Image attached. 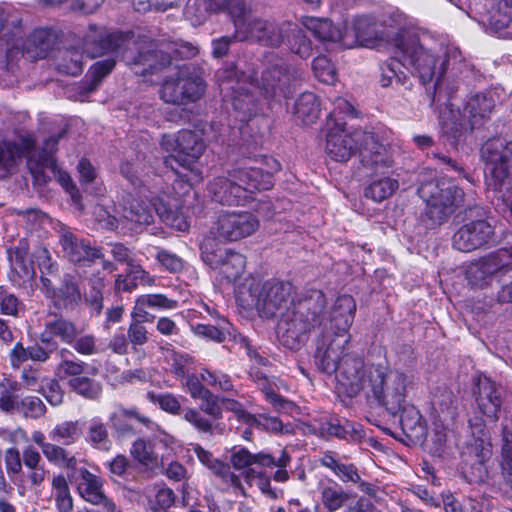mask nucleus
<instances>
[{
	"label": "nucleus",
	"mask_w": 512,
	"mask_h": 512,
	"mask_svg": "<svg viewBox=\"0 0 512 512\" xmlns=\"http://www.w3.org/2000/svg\"><path fill=\"white\" fill-rule=\"evenodd\" d=\"M237 301L245 308L255 307L263 316L281 315L277 324L280 343L299 349L313 327L320 323L326 298L321 290L311 289L293 298L294 286L288 281H260L248 276L235 289Z\"/></svg>",
	"instance_id": "1"
},
{
	"label": "nucleus",
	"mask_w": 512,
	"mask_h": 512,
	"mask_svg": "<svg viewBox=\"0 0 512 512\" xmlns=\"http://www.w3.org/2000/svg\"><path fill=\"white\" fill-rule=\"evenodd\" d=\"M461 55L457 48L447 47L438 50L424 45L415 37H409L397 45L395 56L381 66L380 84L389 87L393 83L409 87L408 75L401 70V66L411 71L422 85L433 84L435 93L447 91L450 87L444 75L453 63L460 61Z\"/></svg>",
	"instance_id": "2"
},
{
	"label": "nucleus",
	"mask_w": 512,
	"mask_h": 512,
	"mask_svg": "<svg viewBox=\"0 0 512 512\" xmlns=\"http://www.w3.org/2000/svg\"><path fill=\"white\" fill-rule=\"evenodd\" d=\"M41 276V291L51 301L45 319V328L40 341L47 343L50 349H57L64 341V282L58 273V267L52 262L47 249L39 248L34 253Z\"/></svg>",
	"instance_id": "3"
},
{
	"label": "nucleus",
	"mask_w": 512,
	"mask_h": 512,
	"mask_svg": "<svg viewBox=\"0 0 512 512\" xmlns=\"http://www.w3.org/2000/svg\"><path fill=\"white\" fill-rule=\"evenodd\" d=\"M147 198L145 192L140 195H130L125 202L123 217L128 221L149 225L153 222L154 211L168 226L178 231H187L190 223L188 220V206L184 193L172 195L170 191H163L157 196V201L151 203L144 201Z\"/></svg>",
	"instance_id": "4"
},
{
	"label": "nucleus",
	"mask_w": 512,
	"mask_h": 512,
	"mask_svg": "<svg viewBox=\"0 0 512 512\" xmlns=\"http://www.w3.org/2000/svg\"><path fill=\"white\" fill-rule=\"evenodd\" d=\"M496 99L491 91L477 93L467 101L463 114L452 105L445 106L439 115L442 133L452 145L464 141L476 128L489 118Z\"/></svg>",
	"instance_id": "5"
},
{
	"label": "nucleus",
	"mask_w": 512,
	"mask_h": 512,
	"mask_svg": "<svg viewBox=\"0 0 512 512\" xmlns=\"http://www.w3.org/2000/svg\"><path fill=\"white\" fill-rule=\"evenodd\" d=\"M160 145L162 149L170 153V158L165 160L168 164L170 159H174L182 168L187 170V174H178V179L174 181L172 190L184 188V195L189 192L191 186L202 180V171L197 167V162L205 151L203 139L195 132L182 130L176 134L163 135Z\"/></svg>",
	"instance_id": "6"
},
{
	"label": "nucleus",
	"mask_w": 512,
	"mask_h": 512,
	"mask_svg": "<svg viewBox=\"0 0 512 512\" xmlns=\"http://www.w3.org/2000/svg\"><path fill=\"white\" fill-rule=\"evenodd\" d=\"M63 39L62 28L59 25L36 28L28 38L9 47L5 59L0 65V83L12 86L17 82L18 62L27 54L31 58H45L50 51L56 49Z\"/></svg>",
	"instance_id": "7"
},
{
	"label": "nucleus",
	"mask_w": 512,
	"mask_h": 512,
	"mask_svg": "<svg viewBox=\"0 0 512 512\" xmlns=\"http://www.w3.org/2000/svg\"><path fill=\"white\" fill-rule=\"evenodd\" d=\"M222 11H227L231 16L238 40L251 41L272 48L284 43L287 23L277 24L267 19L252 17L242 0H228Z\"/></svg>",
	"instance_id": "8"
},
{
	"label": "nucleus",
	"mask_w": 512,
	"mask_h": 512,
	"mask_svg": "<svg viewBox=\"0 0 512 512\" xmlns=\"http://www.w3.org/2000/svg\"><path fill=\"white\" fill-rule=\"evenodd\" d=\"M418 194L426 203L424 222L428 228H436L447 222L464 202L463 190L445 179L423 182Z\"/></svg>",
	"instance_id": "9"
},
{
	"label": "nucleus",
	"mask_w": 512,
	"mask_h": 512,
	"mask_svg": "<svg viewBox=\"0 0 512 512\" xmlns=\"http://www.w3.org/2000/svg\"><path fill=\"white\" fill-rule=\"evenodd\" d=\"M216 79L225 98H230L236 118L242 122L250 120L262 111V103L247 88L254 87V77L237 72L233 64H226L216 72Z\"/></svg>",
	"instance_id": "10"
},
{
	"label": "nucleus",
	"mask_w": 512,
	"mask_h": 512,
	"mask_svg": "<svg viewBox=\"0 0 512 512\" xmlns=\"http://www.w3.org/2000/svg\"><path fill=\"white\" fill-rule=\"evenodd\" d=\"M58 139L50 137L45 140L43 148H35V139L27 135L20 139V143L4 141L0 144V166L12 167L18 158L26 157L29 169L34 173H44L46 170L56 175L57 163L55 153Z\"/></svg>",
	"instance_id": "11"
},
{
	"label": "nucleus",
	"mask_w": 512,
	"mask_h": 512,
	"mask_svg": "<svg viewBox=\"0 0 512 512\" xmlns=\"http://www.w3.org/2000/svg\"><path fill=\"white\" fill-rule=\"evenodd\" d=\"M415 385L412 374L399 370L384 371L377 367L369 371V386L373 396L392 414L399 412Z\"/></svg>",
	"instance_id": "12"
},
{
	"label": "nucleus",
	"mask_w": 512,
	"mask_h": 512,
	"mask_svg": "<svg viewBox=\"0 0 512 512\" xmlns=\"http://www.w3.org/2000/svg\"><path fill=\"white\" fill-rule=\"evenodd\" d=\"M206 90L203 70L192 64L180 66L173 76L165 79L161 98L171 104L186 105L201 99Z\"/></svg>",
	"instance_id": "13"
},
{
	"label": "nucleus",
	"mask_w": 512,
	"mask_h": 512,
	"mask_svg": "<svg viewBox=\"0 0 512 512\" xmlns=\"http://www.w3.org/2000/svg\"><path fill=\"white\" fill-rule=\"evenodd\" d=\"M481 154L488 171L487 186L496 193L512 190V141H488Z\"/></svg>",
	"instance_id": "14"
},
{
	"label": "nucleus",
	"mask_w": 512,
	"mask_h": 512,
	"mask_svg": "<svg viewBox=\"0 0 512 512\" xmlns=\"http://www.w3.org/2000/svg\"><path fill=\"white\" fill-rule=\"evenodd\" d=\"M198 53V48L190 43L183 42L180 44H162L159 49L154 43H149L147 48H141L137 57L130 58L126 55L129 65H142V69H135L136 74L146 75L154 73L170 64L173 56L181 58H191Z\"/></svg>",
	"instance_id": "15"
},
{
	"label": "nucleus",
	"mask_w": 512,
	"mask_h": 512,
	"mask_svg": "<svg viewBox=\"0 0 512 512\" xmlns=\"http://www.w3.org/2000/svg\"><path fill=\"white\" fill-rule=\"evenodd\" d=\"M299 76L295 67L279 60L267 66L259 79H254V87L259 90L265 100L280 102L291 94V88Z\"/></svg>",
	"instance_id": "16"
},
{
	"label": "nucleus",
	"mask_w": 512,
	"mask_h": 512,
	"mask_svg": "<svg viewBox=\"0 0 512 512\" xmlns=\"http://www.w3.org/2000/svg\"><path fill=\"white\" fill-rule=\"evenodd\" d=\"M201 258L228 282L236 283L245 272L246 258L240 252L216 245L212 241L201 246Z\"/></svg>",
	"instance_id": "17"
},
{
	"label": "nucleus",
	"mask_w": 512,
	"mask_h": 512,
	"mask_svg": "<svg viewBox=\"0 0 512 512\" xmlns=\"http://www.w3.org/2000/svg\"><path fill=\"white\" fill-rule=\"evenodd\" d=\"M66 475L76 483L79 494L87 502L102 506L104 512H118L115 503L103 493L101 478L79 465L74 457L66 459Z\"/></svg>",
	"instance_id": "18"
},
{
	"label": "nucleus",
	"mask_w": 512,
	"mask_h": 512,
	"mask_svg": "<svg viewBox=\"0 0 512 512\" xmlns=\"http://www.w3.org/2000/svg\"><path fill=\"white\" fill-rule=\"evenodd\" d=\"M393 34L373 17L358 16L344 25V48L351 49L358 45L373 48L388 41Z\"/></svg>",
	"instance_id": "19"
},
{
	"label": "nucleus",
	"mask_w": 512,
	"mask_h": 512,
	"mask_svg": "<svg viewBox=\"0 0 512 512\" xmlns=\"http://www.w3.org/2000/svg\"><path fill=\"white\" fill-rule=\"evenodd\" d=\"M376 367L367 368L361 357L345 354L336 370L337 389L347 397L357 396L369 385V371Z\"/></svg>",
	"instance_id": "20"
},
{
	"label": "nucleus",
	"mask_w": 512,
	"mask_h": 512,
	"mask_svg": "<svg viewBox=\"0 0 512 512\" xmlns=\"http://www.w3.org/2000/svg\"><path fill=\"white\" fill-rule=\"evenodd\" d=\"M350 339V334L324 330L316 343L314 358L317 367L328 374L336 372L346 354V346Z\"/></svg>",
	"instance_id": "21"
},
{
	"label": "nucleus",
	"mask_w": 512,
	"mask_h": 512,
	"mask_svg": "<svg viewBox=\"0 0 512 512\" xmlns=\"http://www.w3.org/2000/svg\"><path fill=\"white\" fill-rule=\"evenodd\" d=\"M512 267V254L501 249L471 263L466 269V279L472 287L489 285L495 275Z\"/></svg>",
	"instance_id": "22"
},
{
	"label": "nucleus",
	"mask_w": 512,
	"mask_h": 512,
	"mask_svg": "<svg viewBox=\"0 0 512 512\" xmlns=\"http://www.w3.org/2000/svg\"><path fill=\"white\" fill-rule=\"evenodd\" d=\"M259 226V219L251 212L227 211L218 216L215 229L219 238L234 242L251 236Z\"/></svg>",
	"instance_id": "23"
},
{
	"label": "nucleus",
	"mask_w": 512,
	"mask_h": 512,
	"mask_svg": "<svg viewBox=\"0 0 512 512\" xmlns=\"http://www.w3.org/2000/svg\"><path fill=\"white\" fill-rule=\"evenodd\" d=\"M366 133L360 130L347 132L343 122H335L334 126H327L326 153L334 161L346 162L356 151H359L363 134Z\"/></svg>",
	"instance_id": "24"
},
{
	"label": "nucleus",
	"mask_w": 512,
	"mask_h": 512,
	"mask_svg": "<svg viewBox=\"0 0 512 512\" xmlns=\"http://www.w3.org/2000/svg\"><path fill=\"white\" fill-rule=\"evenodd\" d=\"M359 157L362 165L371 174H385L393 166L390 151L374 132L363 134V142L359 145Z\"/></svg>",
	"instance_id": "25"
},
{
	"label": "nucleus",
	"mask_w": 512,
	"mask_h": 512,
	"mask_svg": "<svg viewBox=\"0 0 512 512\" xmlns=\"http://www.w3.org/2000/svg\"><path fill=\"white\" fill-rule=\"evenodd\" d=\"M129 41V34L120 31L110 32L103 27L91 26L81 41V47L83 52L94 58L114 52L127 45Z\"/></svg>",
	"instance_id": "26"
},
{
	"label": "nucleus",
	"mask_w": 512,
	"mask_h": 512,
	"mask_svg": "<svg viewBox=\"0 0 512 512\" xmlns=\"http://www.w3.org/2000/svg\"><path fill=\"white\" fill-rule=\"evenodd\" d=\"M493 238L494 229L487 221H470L454 233L452 245L461 252H471L489 244Z\"/></svg>",
	"instance_id": "27"
},
{
	"label": "nucleus",
	"mask_w": 512,
	"mask_h": 512,
	"mask_svg": "<svg viewBox=\"0 0 512 512\" xmlns=\"http://www.w3.org/2000/svg\"><path fill=\"white\" fill-rule=\"evenodd\" d=\"M473 394L479 412L488 421L496 422L502 406L500 387L490 378L479 375L475 379Z\"/></svg>",
	"instance_id": "28"
},
{
	"label": "nucleus",
	"mask_w": 512,
	"mask_h": 512,
	"mask_svg": "<svg viewBox=\"0 0 512 512\" xmlns=\"http://www.w3.org/2000/svg\"><path fill=\"white\" fill-rule=\"evenodd\" d=\"M209 196L215 202L225 205H241L245 202V190L239 179L235 178V169L226 176H218L207 185Z\"/></svg>",
	"instance_id": "29"
},
{
	"label": "nucleus",
	"mask_w": 512,
	"mask_h": 512,
	"mask_svg": "<svg viewBox=\"0 0 512 512\" xmlns=\"http://www.w3.org/2000/svg\"><path fill=\"white\" fill-rule=\"evenodd\" d=\"M356 312V303L352 296L341 295L333 304L329 313V328L325 326L324 330L333 333L350 334L349 329L354 321Z\"/></svg>",
	"instance_id": "30"
},
{
	"label": "nucleus",
	"mask_w": 512,
	"mask_h": 512,
	"mask_svg": "<svg viewBox=\"0 0 512 512\" xmlns=\"http://www.w3.org/2000/svg\"><path fill=\"white\" fill-rule=\"evenodd\" d=\"M172 440L166 436H157L152 440L138 439L131 448V455L143 466L153 469L161 465L160 450Z\"/></svg>",
	"instance_id": "31"
},
{
	"label": "nucleus",
	"mask_w": 512,
	"mask_h": 512,
	"mask_svg": "<svg viewBox=\"0 0 512 512\" xmlns=\"http://www.w3.org/2000/svg\"><path fill=\"white\" fill-rule=\"evenodd\" d=\"M111 427L119 434L125 435L134 432L136 426L150 427L152 420L142 414L137 408H117L109 416Z\"/></svg>",
	"instance_id": "32"
},
{
	"label": "nucleus",
	"mask_w": 512,
	"mask_h": 512,
	"mask_svg": "<svg viewBox=\"0 0 512 512\" xmlns=\"http://www.w3.org/2000/svg\"><path fill=\"white\" fill-rule=\"evenodd\" d=\"M193 451L198 460L215 475L219 476L223 481L230 484L235 490H238L242 495H245L240 478L230 470V467L224 462L218 460L211 452L205 450L200 445L193 446Z\"/></svg>",
	"instance_id": "33"
},
{
	"label": "nucleus",
	"mask_w": 512,
	"mask_h": 512,
	"mask_svg": "<svg viewBox=\"0 0 512 512\" xmlns=\"http://www.w3.org/2000/svg\"><path fill=\"white\" fill-rule=\"evenodd\" d=\"M235 178L239 179L245 190V202L256 191L268 190L273 186L272 176L264 173L263 168L249 167L235 169Z\"/></svg>",
	"instance_id": "34"
},
{
	"label": "nucleus",
	"mask_w": 512,
	"mask_h": 512,
	"mask_svg": "<svg viewBox=\"0 0 512 512\" xmlns=\"http://www.w3.org/2000/svg\"><path fill=\"white\" fill-rule=\"evenodd\" d=\"M8 259L12 271L19 277V283L30 282L36 275L34 261L29 255L26 243H19L18 246L8 250Z\"/></svg>",
	"instance_id": "35"
},
{
	"label": "nucleus",
	"mask_w": 512,
	"mask_h": 512,
	"mask_svg": "<svg viewBox=\"0 0 512 512\" xmlns=\"http://www.w3.org/2000/svg\"><path fill=\"white\" fill-rule=\"evenodd\" d=\"M302 24L322 42L338 43L344 48V29L334 27L328 19L303 17Z\"/></svg>",
	"instance_id": "36"
},
{
	"label": "nucleus",
	"mask_w": 512,
	"mask_h": 512,
	"mask_svg": "<svg viewBox=\"0 0 512 512\" xmlns=\"http://www.w3.org/2000/svg\"><path fill=\"white\" fill-rule=\"evenodd\" d=\"M238 403L231 402V409L234 410V418L241 423L247 424L249 427L262 428L272 433H283L284 426L282 422L276 417H269L260 415L256 417L243 409L237 408ZM288 432V429H285Z\"/></svg>",
	"instance_id": "37"
},
{
	"label": "nucleus",
	"mask_w": 512,
	"mask_h": 512,
	"mask_svg": "<svg viewBox=\"0 0 512 512\" xmlns=\"http://www.w3.org/2000/svg\"><path fill=\"white\" fill-rule=\"evenodd\" d=\"M293 113L296 121L303 125L316 122L320 115L318 97L312 92L302 93L295 102Z\"/></svg>",
	"instance_id": "38"
},
{
	"label": "nucleus",
	"mask_w": 512,
	"mask_h": 512,
	"mask_svg": "<svg viewBox=\"0 0 512 512\" xmlns=\"http://www.w3.org/2000/svg\"><path fill=\"white\" fill-rule=\"evenodd\" d=\"M66 255L74 263L91 262L102 257L99 249L92 248L83 240H79L72 233L66 231Z\"/></svg>",
	"instance_id": "39"
},
{
	"label": "nucleus",
	"mask_w": 512,
	"mask_h": 512,
	"mask_svg": "<svg viewBox=\"0 0 512 512\" xmlns=\"http://www.w3.org/2000/svg\"><path fill=\"white\" fill-rule=\"evenodd\" d=\"M228 0H188L185 14L195 24L202 23L210 14L221 12Z\"/></svg>",
	"instance_id": "40"
},
{
	"label": "nucleus",
	"mask_w": 512,
	"mask_h": 512,
	"mask_svg": "<svg viewBox=\"0 0 512 512\" xmlns=\"http://www.w3.org/2000/svg\"><path fill=\"white\" fill-rule=\"evenodd\" d=\"M230 461L237 470L249 468L252 465L270 466L274 463V457L268 453H250L246 448L234 447L231 450Z\"/></svg>",
	"instance_id": "41"
},
{
	"label": "nucleus",
	"mask_w": 512,
	"mask_h": 512,
	"mask_svg": "<svg viewBox=\"0 0 512 512\" xmlns=\"http://www.w3.org/2000/svg\"><path fill=\"white\" fill-rule=\"evenodd\" d=\"M322 466L330 469L344 483H359L361 477L353 464L340 462L333 452H325L320 458Z\"/></svg>",
	"instance_id": "42"
},
{
	"label": "nucleus",
	"mask_w": 512,
	"mask_h": 512,
	"mask_svg": "<svg viewBox=\"0 0 512 512\" xmlns=\"http://www.w3.org/2000/svg\"><path fill=\"white\" fill-rule=\"evenodd\" d=\"M251 377L256 382L258 388L265 395L266 399L278 410L288 409L292 403L285 400L278 395L275 391V383L271 381L265 373L259 370L258 367H251Z\"/></svg>",
	"instance_id": "43"
},
{
	"label": "nucleus",
	"mask_w": 512,
	"mask_h": 512,
	"mask_svg": "<svg viewBox=\"0 0 512 512\" xmlns=\"http://www.w3.org/2000/svg\"><path fill=\"white\" fill-rule=\"evenodd\" d=\"M400 424L403 432L410 438L420 439L425 434V426L418 409L406 403L399 410Z\"/></svg>",
	"instance_id": "44"
},
{
	"label": "nucleus",
	"mask_w": 512,
	"mask_h": 512,
	"mask_svg": "<svg viewBox=\"0 0 512 512\" xmlns=\"http://www.w3.org/2000/svg\"><path fill=\"white\" fill-rule=\"evenodd\" d=\"M285 41L292 53L303 59L310 57L312 53L311 41L296 24H286Z\"/></svg>",
	"instance_id": "45"
},
{
	"label": "nucleus",
	"mask_w": 512,
	"mask_h": 512,
	"mask_svg": "<svg viewBox=\"0 0 512 512\" xmlns=\"http://www.w3.org/2000/svg\"><path fill=\"white\" fill-rule=\"evenodd\" d=\"M20 12L10 4H0V39L15 37L21 30Z\"/></svg>",
	"instance_id": "46"
},
{
	"label": "nucleus",
	"mask_w": 512,
	"mask_h": 512,
	"mask_svg": "<svg viewBox=\"0 0 512 512\" xmlns=\"http://www.w3.org/2000/svg\"><path fill=\"white\" fill-rule=\"evenodd\" d=\"M398 186V180L383 177L370 183L365 189V196L375 202H381L390 197L398 189Z\"/></svg>",
	"instance_id": "47"
},
{
	"label": "nucleus",
	"mask_w": 512,
	"mask_h": 512,
	"mask_svg": "<svg viewBox=\"0 0 512 512\" xmlns=\"http://www.w3.org/2000/svg\"><path fill=\"white\" fill-rule=\"evenodd\" d=\"M20 389L17 381L4 379L0 383V410L10 414L18 411L20 401L15 394Z\"/></svg>",
	"instance_id": "48"
},
{
	"label": "nucleus",
	"mask_w": 512,
	"mask_h": 512,
	"mask_svg": "<svg viewBox=\"0 0 512 512\" xmlns=\"http://www.w3.org/2000/svg\"><path fill=\"white\" fill-rule=\"evenodd\" d=\"M192 330L199 337L222 342L229 333V322L225 318H220L217 325L196 324L192 326Z\"/></svg>",
	"instance_id": "49"
},
{
	"label": "nucleus",
	"mask_w": 512,
	"mask_h": 512,
	"mask_svg": "<svg viewBox=\"0 0 512 512\" xmlns=\"http://www.w3.org/2000/svg\"><path fill=\"white\" fill-rule=\"evenodd\" d=\"M321 499L325 508L330 512L340 509L348 499V494L334 483L333 485L323 486L321 488Z\"/></svg>",
	"instance_id": "50"
},
{
	"label": "nucleus",
	"mask_w": 512,
	"mask_h": 512,
	"mask_svg": "<svg viewBox=\"0 0 512 512\" xmlns=\"http://www.w3.org/2000/svg\"><path fill=\"white\" fill-rule=\"evenodd\" d=\"M489 24L496 32H501L510 27L512 24V5L508 4L507 1L499 2L491 11Z\"/></svg>",
	"instance_id": "51"
},
{
	"label": "nucleus",
	"mask_w": 512,
	"mask_h": 512,
	"mask_svg": "<svg viewBox=\"0 0 512 512\" xmlns=\"http://www.w3.org/2000/svg\"><path fill=\"white\" fill-rule=\"evenodd\" d=\"M200 378L202 382L216 390L224 392L233 390L230 376L221 371L203 368L200 372Z\"/></svg>",
	"instance_id": "52"
},
{
	"label": "nucleus",
	"mask_w": 512,
	"mask_h": 512,
	"mask_svg": "<svg viewBox=\"0 0 512 512\" xmlns=\"http://www.w3.org/2000/svg\"><path fill=\"white\" fill-rule=\"evenodd\" d=\"M68 384L73 391L87 399L95 400L101 395V385L87 377H73Z\"/></svg>",
	"instance_id": "53"
},
{
	"label": "nucleus",
	"mask_w": 512,
	"mask_h": 512,
	"mask_svg": "<svg viewBox=\"0 0 512 512\" xmlns=\"http://www.w3.org/2000/svg\"><path fill=\"white\" fill-rule=\"evenodd\" d=\"M66 342L69 343L78 353L92 354L94 352V337L91 335L77 337L76 329L72 324H66Z\"/></svg>",
	"instance_id": "54"
},
{
	"label": "nucleus",
	"mask_w": 512,
	"mask_h": 512,
	"mask_svg": "<svg viewBox=\"0 0 512 512\" xmlns=\"http://www.w3.org/2000/svg\"><path fill=\"white\" fill-rule=\"evenodd\" d=\"M316 78L326 84H334L337 79L336 69L326 56H318L312 62Z\"/></svg>",
	"instance_id": "55"
},
{
	"label": "nucleus",
	"mask_w": 512,
	"mask_h": 512,
	"mask_svg": "<svg viewBox=\"0 0 512 512\" xmlns=\"http://www.w3.org/2000/svg\"><path fill=\"white\" fill-rule=\"evenodd\" d=\"M87 441L96 448L106 449L108 447V430L100 419L94 418L91 420Z\"/></svg>",
	"instance_id": "56"
},
{
	"label": "nucleus",
	"mask_w": 512,
	"mask_h": 512,
	"mask_svg": "<svg viewBox=\"0 0 512 512\" xmlns=\"http://www.w3.org/2000/svg\"><path fill=\"white\" fill-rule=\"evenodd\" d=\"M115 64V59L110 57L93 64L89 70L91 82L89 84L87 92L95 90L98 84L102 81V79L113 70Z\"/></svg>",
	"instance_id": "57"
},
{
	"label": "nucleus",
	"mask_w": 512,
	"mask_h": 512,
	"mask_svg": "<svg viewBox=\"0 0 512 512\" xmlns=\"http://www.w3.org/2000/svg\"><path fill=\"white\" fill-rule=\"evenodd\" d=\"M501 458L503 471L512 476V425H503Z\"/></svg>",
	"instance_id": "58"
},
{
	"label": "nucleus",
	"mask_w": 512,
	"mask_h": 512,
	"mask_svg": "<svg viewBox=\"0 0 512 512\" xmlns=\"http://www.w3.org/2000/svg\"><path fill=\"white\" fill-rule=\"evenodd\" d=\"M46 411L45 404L36 396H26L21 399L18 413L25 418L37 419L44 415Z\"/></svg>",
	"instance_id": "59"
},
{
	"label": "nucleus",
	"mask_w": 512,
	"mask_h": 512,
	"mask_svg": "<svg viewBox=\"0 0 512 512\" xmlns=\"http://www.w3.org/2000/svg\"><path fill=\"white\" fill-rule=\"evenodd\" d=\"M333 110L329 113L328 119H327V126H334L335 122H342L340 116L346 115L355 117L356 111L354 109V106L348 102L346 99L342 97H336L332 101Z\"/></svg>",
	"instance_id": "60"
},
{
	"label": "nucleus",
	"mask_w": 512,
	"mask_h": 512,
	"mask_svg": "<svg viewBox=\"0 0 512 512\" xmlns=\"http://www.w3.org/2000/svg\"><path fill=\"white\" fill-rule=\"evenodd\" d=\"M148 398L152 402L158 403L160 408L166 411L167 413H170L172 415H179L181 412V403L179 401V398L173 394L165 393L155 395L154 393L149 392Z\"/></svg>",
	"instance_id": "61"
},
{
	"label": "nucleus",
	"mask_w": 512,
	"mask_h": 512,
	"mask_svg": "<svg viewBox=\"0 0 512 512\" xmlns=\"http://www.w3.org/2000/svg\"><path fill=\"white\" fill-rule=\"evenodd\" d=\"M92 292L89 297L85 300L90 304L91 308L96 312V314H100L103 308V295L102 291L105 287L104 277H100L98 275H94L90 279Z\"/></svg>",
	"instance_id": "62"
},
{
	"label": "nucleus",
	"mask_w": 512,
	"mask_h": 512,
	"mask_svg": "<svg viewBox=\"0 0 512 512\" xmlns=\"http://www.w3.org/2000/svg\"><path fill=\"white\" fill-rule=\"evenodd\" d=\"M20 305L21 302L15 294L0 286V314L17 316Z\"/></svg>",
	"instance_id": "63"
},
{
	"label": "nucleus",
	"mask_w": 512,
	"mask_h": 512,
	"mask_svg": "<svg viewBox=\"0 0 512 512\" xmlns=\"http://www.w3.org/2000/svg\"><path fill=\"white\" fill-rule=\"evenodd\" d=\"M183 418L201 433H211L212 423L202 413L194 408H185Z\"/></svg>",
	"instance_id": "64"
}]
</instances>
